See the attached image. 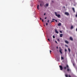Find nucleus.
<instances>
[{
  "label": "nucleus",
  "mask_w": 77,
  "mask_h": 77,
  "mask_svg": "<svg viewBox=\"0 0 77 77\" xmlns=\"http://www.w3.org/2000/svg\"><path fill=\"white\" fill-rule=\"evenodd\" d=\"M66 66L67 68V71L68 72H69V71H70V72H71V69H69V66H68V65H66Z\"/></svg>",
  "instance_id": "nucleus-1"
},
{
  "label": "nucleus",
  "mask_w": 77,
  "mask_h": 77,
  "mask_svg": "<svg viewBox=\"0 0 77 77\" xmlns=\"http://www.w3.org/2000/svg\"><path fill=\"white\" fill-rule=\"evenodd\" d=\"M55 14L56 16H57V17H58V18H60V14H57V12H55Z\"/></svg>",
  "instance_id": "nucleus-2"
},
{
  "label": "nucleus",
  "mask_w": 77,
  "mask_h": 77,
  "mask_svg": "<svg viewBox=\"0 0 77 77\" xmlns=\"http://www.w3.org/2000/svg\"><path fill=\"white\" fill-rule=\"evenodd\" d=\"M59 52L61 53V54H62V48L61 47H59Z\"/></svg>",
  "instance_id": "nucleus-3"
},
{
  "label": "nucleus",
  "mask_w": 77,
  "mask_h": 77,
  "mask_svg": "<svg viewBox=\"0 0 77 77\" xmlns=\"http://www.w3.org/2000/svg\"><path fill=\"white\" fill-rule=\"evenodd\" d=\"M59 67L60 68V70H63V67H62V66L61 65H60L59 66Z\"/></svg>",
  "instance_id": "nucleus-4"
},
{
  "label": "nucleus",
  "mask_w": 77,
  "mask_h": 77,
  "mask_svg": "<svg viewBox=\"0 0 77 77\" xmlns=\"http://www.w3.org/2000/svg\"><path fill=\"white\" fill-rule=\"evenodd\" d=\"M48 6V4H46V5H44V7L45 8H47L46 7H47Z\"/></svg>",
  "instance_id": "nucleus-5"
},
{
  "label": "nucleus",
  "mask_w": 77,
  "mask_h": 77,
  "mask_svg": "<svg viewBox=\"0 0 77 77\" xmlns=\"http://www.w3.org/2000/svg\"><path fill=\"white\" fill-rule=\"evenodd\" d=\"M65 15H67V16L69 15V13H68V12H65Z\"/></svg>",
  "instance_id": "nucleus-6"
},
{
  "label": "nucleus",
  "mask_w": 77,
  "mask_h": 77,
  "mask_svg": "<svg viewBox=\"0 0 77 77\" xmlns=\"http://www.w3.org/2000/svg\"><path fill=\"white\" fill-rule=\"evenodd\" d=\"M65 43H66V44H69V42L68 41H67L65 40Z\"/></svg>",
  "instance_id": "nucleus-7"
},
{
  "label": "nucleus",
  "mask_w": 77,
  "mask_h": 77,
  "mask_svg": "<svg viewBox=\"0 0 77 77\" xmlns=\"http://www.w3.org/2000/svg\"><path fill=\"white\" fill-rule=\"evenodd\" d=\"M55 32L56 33H57V34H58L59 33V32L57 31V30L56 29H55Z\"/></svg>",
  "instance_id": "nucleus-8"
},
{
  "label": "nucleus",
  "mask_w": 77,
  "mask_h": 77,
  "mask_svg": "<svg viewBox=\"0 0 77 77\" xmlns=\"http://www.w3.org/2000/svg\"><path fill=\"white\" fill-rule=\"evenodd\" d=\"M70 39L71 41H73V38L71 37H70Z\"/></svg>",
  "instance_id": "nucleus-9"
},
{
  "label": "nucleus",
  "mask_w": 77,
  "mask_h": 77,
  "mask_svg": "<svg viewBox=\"0 0 77 77\" xmlns=\"http://www.w3.org/2000/svg\"><path fill=\"white\" fill-rule=\"evenodd\" d=\"M61 25H62V24H61V23H59L58 24V26H60Z\"/></svg>",
  "instance_id": "nucleus-10"
},
{
  "label": "nucleus",
  "mask_w": 77,
  "mask_h": 77,
  "mask_svg": "<svg viewBox=\"0 0 77 77\" xmlns=\"http://www.w3.org/2000/svg\"><path fill=\"white\" fill-rule=\"evenodd\" d=\"M62 36H63V34H61L60 35V37L62 38Z\"/></svg>",
  "instance_id": "nucleus-11"
},
{
  "label": "nucleus",
  "mask_w": 77,
  "mask_h": 77,
  "mask_svg": "<svg viewBox=\"0 0 77 77\" xmlns=\"http://www.w3.org/2000/svg\"><path fill=\"white\" fill-rule=\"evenodd\" d=\"M68 50L69 52V53H70L71 52V49H69V48H68Z\"/></svg>",
  "instance_id": "nucleus-12"
},
{
  "label": "nucleus",
  "mask_w": 77,
  "mask_h": 77,
  "mask_svg": "<svg viewBox=\"0 0 77 77\" xmlns=\"http://www.w3.org/2000/svg\"><path fill=\"white\" fill-rule=\"evenodd\" d=\"M72 9L74 12H75V9L74 8H72Z\"/></svg>",
  "instance_id": "nucleus-13"
},
{
  "label": "nucleus",
  "mask_w": 77,
  "mask_h": 77,
  "mask_svg": "<svg viewBox=\"0 0 77 77\" xmlns=\"http://www.w3.org/2000/svg\"><path fill=\"white\" fill-rule=\"evenodd\" d=\"M52 20H55L56 22H57V20L54 19H52Z\"/></svg>",
  "instance_id": "nucleus-14"
},
{
  "label": "nucleus",
  "mask_w": 77,
  "mask_h": 77,
  "mask_svg": "<svg viewBox=\"0 0 77 77\" xmlns=\"http://www.w3.org/2000/svg\"><path fill=\"white\" fill-rule=\"evenodd\" d=\"M65 76L66 77H68V75L67 74H65Z\"/></svg>",
  "instance_id": "nucleus-15"
},
{
  "label": "nucleus",
  "mask_w": 77,
  "mask_h": 77,
  "mask_svg": "<svg viewBox=\"0 0 77 77\" xmlns=\"http://www.w3.org/2000/svg\"><path fill=\"white\" fill-rule=\"evenodd\" d=\"M71 29H73V26H71Z\"/></svg>",
  "instance_id": "nucleus-16"
},
{
  "label": "nucleus",
  "mask_w": 77,
  "mask_h": 77,
  "mask_svg": "<svg viewBox=\"0 0 77 77\" xmlns=\"http://www.w3.org/2000/svg\"><path fill=\"white\" fill-rule=\"evenodd\" d=\"M37 9H39V5H37Z\"/></svg>",
  "instance_id": "nucleus-17"
},
{
  "label": "nucleus",
  "mask_w": 77,
  "mask_h": 77,
  "mask_svg": "<svg viewBox=\"0 0 77 77\" xmlns=\"http://www.w3.org/2000/svg\"><path fill=\"white\" fill-rule=\"evenodd\" d=\"M53 38H54H54H55V36L54 35H53Z\"/></svg>",
  "instance_id": "nucleus-18"
},
{
  "label": "nucleus",
  "mask_w": 77,
  "mask_h": 77,
  "mask_svg": "<svg viewBox=\"0 0 77 77\" xmlns=\"http://www.w3.org/2000/svg\"><path fill=\"white\" fill-rule=\"evenodd\" d=\"M65 51L66 52V51H67V50H66V49H65Z\"/></svg>",
  "instance_id": "nucleus-19"
},
{
  "label": "nucleus",
  "mask_w": 77,
  "mask_h": 77,
  "mask_svg": "<svg viewBox=\"0 0 77 77\" xmlns=\"http://www.w3.org/2000/svg\"><path fill=\"white\" fill-rule=\"evenodd\" d=\"M64 68L65 69H66V67H64Z\"/></svg>",
  "instance_id": "nucleus-20"
},
{
  "label": "nucleus",
  "mask_w": 77,
  "mask_h": 77,
  "mask_svg": "<svg viewBox=\"0 0 77 77\" xmlns=\"http://www.w3.org/2000/svg\"><path fill=\"white\" fill-rule=\"evenodd\" d=\"M64 58H63V57H61V59H63V60Z\"/></svg>",
  "instance_id": "nucleus-21"
},
{
  "label": "nucleus",
  "mask_w": 77,
  "mask_h": 77,
  "mask_svg": "<svg viewBox=\"0 0 77 77\" xmlns=\"http://www.w3.org/2000/svg\"><path fill=\"white\" fill-rule=\"evenodd\" d=\"M69 77H71V75H69Z\"/></svg>",
  "instance_id": "nucleus-22"
},
{
  "label": "nucleus",
  "mask_w": 77,
  "mask_h": 77,
  "mask_svg": "<svg viewBox=\"0 0 77 77\" xmlns=\"http://www.w3.org/2000/svg\"><path fill=\"white\" fill-rule=\"evenodd\" d=\"M60 33H62V31H60Z\"/></svg>",
  "instance_id": "nucleus-23"
},
{
  "label": "nucleus",
  "mask_w": 77,
  "mask_h": 77,
  "mask_svg": "<svg viewBox=\"0 0 77 77\" xmlns=\"http://www.w3.org/2000/svg\"><path fill=\"white\" fill-rule=\"evenodd\" d=\"M48 40L49 41H50V39L49 38L48 39Z\"/></svg>",
  "instance_id": "nucleus-24"
},
{
  "label": "nucleus",
  "mask_w": 77,
  "mask_h": 77,
  "mask_svg": "<svg viewBox=\"0 0 77 77\" xmlns=\"http://www.w3.org/2000/svg\"><path fill=\"white\" fill-rule=\"evenodd\" d=\"M50 54H51V50H50Z\"/></svg>",
  "instance_id": "nucleus-25"
},
{
  "label": "nucleus",
  "mask_w": 77,
  "mask_h": 77,
  "mask_svg": "<svg viewBox=\"0 0 77 77\" xmlns=\"http://www.w3.org/2000/svg\"><path fill=\"white\" fill-rule=\"evenodd\" d=\"M75 17H77V14L75 15Z\"/></svg>",
  "instance_id": "nucleus-26"
},
{
  "label": "nucleus",
  "mask_w": 77,
  "mask_h": 77,
  "mask_svg": "<svg viewBox=\"0 0 77 77\" xmlns=\"http://www.w3.org/2000/svg\"><path fill=\"white\" fill-rule=\"evenodd\" d=\"M46 26H47V25H48V23H46Z\"/></svg>",
  "instance_id": "nucleus-27"
},
{
  "label": "nucleus",
  "mask_w": 77,
  "mask_h": 77,
  "mask_svg": "<svg viewBox=\"0 0 77 77\" xmlns=\"http://www.w3.org/2000/svg\"><path fill=\"white\" fill-rule=\"evenodd\" d=\"M54 20H52V21H51V23L52 22H54Z\"/></svg>",
  "instance_id": "nucleus-28"
},
{
  "label": "nucleus",
  "mask_w": 77,
  "mask_h": 77,
  "mask_svg": "<svg viewBox=\"0 0 77 77\" xmlns=\"http://www.w3.org/2000/svg\"><path fill=\"white\" fill-rule=\"evenodd\" d=\"M42 22H44V20H43V19L42 20Z\"/></svg>",
  "instance_id": "nucleus-29"
},
{
  "label": "nucleus",
  "mask_w": 77,
  "mask_h": 77,
  "mask_svg": "<svg viewBox=\"0 0 77 77\" xmlns=\"http://www.w3.org/2000/svg\"><path fill=\"white\" fill-rule=\"evenodd\" d=\"M45 20H46V19H47V17H45Z\"/></svg>",
  "instance_id": "nucleus-30"
},
{
  "label": "nucleus",
  "mask_w": 77,
  "mask_h": 77,
  "mask_svg": "<svg viewBox=\"0 0 77 77\" xmlns=\"http://www.w3.org/2000/svg\"><path fill=\"white\" fill-rule=\"evenodd\" d=\"M48 23H49V20H48Z\"/></svg>",
  "instance_id": "nucleus-31"
},
{
  "label": "nucleus",
  "mask_w": 77,
  "mask_h": 77,
  "mask_svg": "<svg viewBox=\"0 0 77 77\" xmlns=\"http://www.w3.org/2000/svg\"><path fill=\"white\" fill-rule=\"evenodd\" d=\"M55 42H56V43H57V42L56 41H55Z\"/></svg>",
  "instance_id": "nucleus-32"
},
{
  "label": "nucleus",
  "mask_w": 77,
  "mask_h": 77,
  "mask_svg": "<svg viewBox=\"0 0 77 77\" xmlns=\"http://www.w3.org/2000/svg\"><path fill=\"white\" fill-rule=\"evenodd\" d=\"M57 49H58V47H57Z\"/></svg>",
  "instance_id": "nucleus-33"
},
{
  "label": "nucleus",
  "mask_w": 77,
  "mask_h": 77,
  "mask_svg": "<svg viewBox=\"0 0 77 77\" xmlns=\"http://www.w3.org/2000/svg\"><path fill=\"white\" fill-rule=\"evenodd\" d=\"M45 14H46L45 13H44V15H45Z\"/></svg>",
  "instance_id": "nucleus-34"
},
{
  "label": "nucleus",
  "mask_w": 77,
  "mask_h": 77,
  "mask_svg": "<svg viewBox=\"0 0 77 77\" xmlns=\"http://www.w3.org/2000/svg\"><path fill=\"white\" fill-rule=\"evenodd\" d=\"M40 20H42V19L41 18H40Z\"/></svg>",
  "instance_id": "nucleus-35"
},
{
  "label": "nucleus",
  "mask_w": 77,
  "mask_h": 77,
  "mask_svg": "<svg viewBox=\"0 0 77 77\" xmlns=\"http://www.w3.org/2000/svg\"><path fill=\"white\" fill-rule=\"evenodd\" d=\"M66 47H68V46H67V45H66Z\"/></svg>",
  "instance_id": "nucleus-36"
},
{
  "label": "nucleus",
  "mask_w": 77,
  "mask_h": 77,
  "mask_svg": "<svg viewBox=\"0 0 77 77\" xmlns=\"http://www.w3.org/2000/svg\"><path fill=\"white\" fill-rule=\"evenodd\" d=\"M58 41H59V39H58Z\"/></svg>",
  "instance_id": "nucleus-37"
},
{
  "label": "nucleus",
  "mask_w": 77,
  "mask_h": 77,
  "mask_svg": "<svg viewBox=\"0 0 77 77\" xmlns=\"http://www.w3.org/2000/svg\"><path fill=\"white\" fill-rule=\"evenodd\" d=\"M40 6H41V4H40Z\"/></svg>",
  "instance_id": "nucleus-38"
},
{
  "label": "nucleus",
  "mask_w": 77,
  "mask_h": 77,
  "mask_svg": "<svg viewBox=\"0 0 77 77\" xmlns=\"http://www.w3.org/2000/svg\"><path fill=\"white\" fill-rule=\"evenodd\" d=\"M64 8H65V6L63 7Z\"/></svg>",
  "instance_id": "nucleus-39"
},
{
  "label": "nucleus",
  "mask_w": 77,
  "mask_h": 77,
  "mask_svg": "<svg viewBox=\"0 0 77 77\" xmlns=\"http://www.w3.org/2000/svg\"><path fill=\"white\" fill-rule=\"evenodd\" d=\"M44 26H45V25H44Z\"/></svg>",
  "instance_id": "nucleus-40"
}]
</instances>
